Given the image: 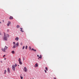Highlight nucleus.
<instances>
[{"label":"nucleus","instance_id":"1","mask_svg":"<svg viewBox=\"0 0 79 79\" xmlns=\"http://www.w3.org/2000/svg\"><path fill=\"white\" fill-rule=\"evenodd\" d=\"M9 36H10V35L8 34H6H6L5 33L3 38L4 40L6 41L7 40H8L7 38L9 37Z\"/></svg>","mask_w":79,"mask_h":79},{"label":"nucleus","instance_id":"2","mask_svg":"<svg viewBox=\"0 0 79 79\" xmlns=\"http://www.w3.org/2000/svg\"><path fill=\"white\" fill-rule=\"evenodd\" d=\"M13 44L14 45L13 46V48H16V47H18V46H19V43L18 42H17L16 44L15 42H13Z\"/></svg>","mask_w":79,"mask_h":79},{"label":"nucleus","instance_id":"3","mask_svg":"<svg viewBox=\"0 0 79 79\" xmlns=\"http://www.w3.org/2000/svg\"><path fill=\"white\" fill-rule=\"evenodd\" d=\"M7 48H8V47H6V46H5L4 48H2V50L3 52H5V50H7Z\"/></svg>","mask_w":79,"mask_h":79},{"label":"nucleus","instance_id":"4","mask_svg":"<svg viewBox=\"0 0 79 79\" xmlns=\"http://www.w3.org/2000/svg\"><path fill=\"white\" fill-rule=\"evenodd\" d=\"M12 69L13 71H15V66L13 65L12 67Z\"/></svg>","mask_w":79,"mask_h":79},{"label":"nucleus","instance_id":"5","mask_svg":"<svg viewBox=\"0 0 79 79\" xmlns=\"http://www.w3.org/2000/svg\"><path fill=\"white\" fill-rule=\"evenodd\" d=\"M23 71L24 72H26L27 71V68L26 67H24L23 69Z\"/></svg>","mask_w":79,"mask_h":79},{"label":"nucleus","instance_id":"6","mask_svg":"<svg viewBox=\"0 0 79 79\" xmlns=\"http://www.w3.org/2000/svg\"><path fill=\"white\" fill-rule=\"evenodd\" d=\"M11 24V22L10 21L8 22V23H7V27H9V26H10V24Z\"/></svg>","mask_w":79,"mask_h":79},{"label":"nucleus","instance_id":"7","mask_svg":"<svg viewBox=\"0 0 79 79\" xmlns=\"http://www.w3.org/2000/svg\"><path fill=\"white\" fill-rule=\"evenodd\" d=\"M42 59V55H40L39 57L38 58L39 60H41Z\"/></svg>","mask_w":79,"mask_h":79},{"label":"nucleus","instance_id":"8","mask_svg":"<svg viewBox=\"0 0 79 79\" xmlns=\"http://www.w3.org/2000/svg\"><path fill=\"white\" fill-rule=\"evenodd\" d=\"M20 31L22 32H24V31H23V28H20Z\"/></svg>","mask_w":79,"mask_h":79},{"label":"nucleus","instance_id":"9","mask_svg":"<svg viewBox=\"0 0 79 79\" xmlns=\"http://www.w3.org/2000/svg\"><path fill=\"white\" fill-rule=\"evenodd\" d=\"M9 19H13V17L12 16H10Z\"/></svg>","mask_w":79,"mask_h":79},{"label":"nucleus","instance_id":"10","mask_svg":"<svg viewBox=\"0 0 79 79\" xmlns=\"http://www.w3.org/2000/svg\"><path fill=\"white\" fill-rule=\"evenodd\" d=\"M35 67H38V64L37 63H36L35 64Z\"/></svg>","mask_w":79,"mask_h":79},{"label":"nucleus","instance_id":"11","mask_svg":"<svg viewBox=\"0 0 79 79\" xmlns=\"http://www.w3.org/2000/svg\"><path fill=\"white\" fill-rule=\"evenodd\" d=\"M7 71L9 73H10V69L9 68L7 69Z\"/></svg>","mask_w":79,"mask_h":79},{"label":"nucleus","instance_id":"12","mask_svg":"<svg viewBox=\"0 0 79 79\" xmlns=\"http://www.w3.org/2000/svg\"><path fill=\"white\" fill-rule=\"evenodd\" d=\"M19 38L18 37H17L16 38H15V40L18 41V40H19Z\"/></svg>","mask_w":79,"mask_h":79},{"label":"nucleus","instance_id":"13","mask_svg":"<svg viewBox=\"0 0 79 79\" xmlns=\"http://www.w3.org/2000/svg\"><path fill=\"white\" fill-rule=\"evenodd\" d=\"M11 53L12 54H15V51H13L11 52Z\"/></svg>","mask_w":79,"mask_h":79},{"label":"nucleus","instance_id":"14","mask_svg":"<svg viewBox=\"0 0 79 79\" xmlns=\"http://www.w3.org/2000/svg\"><path fill=\"white\" fill-rule=\"evenodd\" d=\"M19 63L20 64H22V62H21V61H19Z\"/></svg>","mask_w":79,"mask_h":79},{"label":"nucleus","instance_id":"15","mask_svg":"<svg viewBox=\"0 0 79 79\" xmlns=\"http://www.w3.org/2000/svg\"><path fill=\"white\" fill-rule=\"evenodd\" d=\"M16 27L17 28H19V25H17Z\"/></svg>","mask_w":79,"mask_h":79},{"label":"nucleus","instance_id":"16","mask_svg":"<svg viewBox=\"0 0 79 79\" xmlns=\"http://www.w3.org/2000/svg\"><path fill=\"white\" fill-rule=\"evenodd\" d=\"M45 69L46 71H48V68H47V67H45Z\"/></svg>","mask_w":79,"mask_h":79},{"label":"nucleus","instance_id":"17","mask_svg":"<svg viewBox=\"0 0 79 79\" xmlns=\"http://www.w3.org/2000/svg\"><path fill=\"white\" fill-rule=\"evenodd\" d=\"M6 70H5V71H4V74H6Z\"/></svg>","mask_w":79,"mask_h":79},{"label":"nucleus","instance_id":"18","mask_svg":"<svg viewBox=\"0 0 79 79\" xmlns=\"http://www.w3.org/2000/svg\"><path fill=\"white\" fill-rule=\"evenodd\" d=\"M19 61H21V59L20 58H19Z\"/></svg>","mask_w":79,"mask_h":79},{"label":"nucleus","instance_id":"19","mask_svg":"<svg viewBox=\"0 0 79 79\" xmlns=\"http://www.w3.org/2000/svg\"><path fill=\"white\" fill-rule=\"evenodd\" d=\"M26 49H27V46H26L25 47Z\"/></svg>","mask_w":79,"mask_h":79},{"label":"nucleus","instance_id":"20","mask_svg":"<svg viewBox=\"0 0 79 79\" xmlns=\"http://www.w3.org/2000/svg\"><path fill=\"white\" fill-rule=\"evenodd\" d=\"M20 78L21 79H23V77L22 76H20Z\"/></svg>","mask_w":79,"mask_h":79},{"label":"nucleus","instance_id":"21","mask_svg":"<svg viewBox=\"0 0 79 79\" xmlns=\"http://www.w3.org/2000/svg\"><path fill=\"white\" fill-rule=\"evenodd\" d=\"M24 48H25V47H24V46L23 47V48H22V49H23V50H24Z\"/></svg>","mask_w":79,"mask_h":79},{"label":"nucleus","instance_id":"22","mask_svg":"<svg viewBox=\"0 0 79 79\" xmlns=\"http://www.w3.org/2000/svg\"><path fill=\"white\" fill-rule=\"evenodd\" d=\"M29 49H30V50H31V46L29 47Z\"/></svg>","mask_w":79,"mask_h":79},{"label":"nucleus","instance_id":"23","mask_svg":"<svg viewBox=\"0 0 79 79\" xmlns=\"http://www.w3.org/2000/svg\"><path fill=\"white\" fill-rule=\"evenodd\" d=\"M14 66H15V67H16V66H17V64H15V65Z\"/></svg>","mask_w":79,"mask_h":79},{"label":"nucleus","instance_id":"24","mask_svg":"<svg viewBox=\"0 0 79 79\" xmlns=\"http://www.w3.org/2000/svg\"><path fill=\"white\" fill-rule=\"evenodd\" d=\"M25 60V58H24V57H23V60Z\"/></svg>","mask_w":79,"mask_h":79},{"label":"nucleus","instance_id":"25","mask_svg":"<svg viewBox=\"0 0 79 79\" xmlns=\"http://www.w3.org/2000/svg\"><path fill=\"white\" fill-rule=\"evenodd\" d=\"M31 50H33V51H34V48H32V49Z\"/></svg>","mask_w":79,"mask_h":79},{"label":"nucleus","instance_id":"26","mask_svg":"<svg viewBox=\"0 0 79 79\" xmlns=\"http://www.w3.org/2000/svg\"><path fill=\"white\" fill-rule=\"evenodd\" d=\"M44 71H45V73H47V71H46V70H45Z\"/></svg>","mask_w":79,"mask_h":79},{"label":"nucleus","instance_id":"27","mask_svg":"<svg viewBox=\"0 0 79 79\" xmlns=\"http://www.w3.org/2000/svg\"><path fill=\"white\" fill-rule=\"evenodd\" d=\"M20 44L21 45H23V43H21Z\"/></svg>","mask_w":79,"mask_h":79},{"label":"nucleus","instance_id":"28","mask_svg":"<svg viewBox=\"0 0 79 79\" xmlns=\"http://www.w3.org/2000/svg\"><path fill=\"white\" fill-rule=\"evenodd\" d=\"M34 52H36V50H34Z\"/></svg>","mask_w":79,"mask_h":79},{"label":"nucleus","instance_id":"29","mask_svg":"<svg viewBox=\"0 0 79 79\" xmlns=\"http://www.w3.org/2000/svg\"><path fill=\"white\" fill-rule=\"evenodd\" d=\"M54 79H56V78L55 77H54Z\"/></svg>","mask_w":79,"mask_h":79},{"label":"nucleus","instance_id":"30","mask_svg":"<svg viewBox=\"0 0 79 79\" xmlns=\"http://www.w3.org/2000/svg\"><path fill=\"white\" fill-rule=\"evenodd\" d=\"M37 56H38V57H39V55H37Z\"/></svg>","mask_w":79,"mask_h":79},{"label":"nucleus","instance_id":"31","mask_svg":"<svg viewBox=\"0 0 79 79\" xmlns=\"http://www.w3.org/2000/svg\"><path fill=\"white\" fill-rule=\"evenodd\" d=\"M5 55H4L3 56V57H5Z\"/></svg>","mask_w":79,"mask_h":79},{"label":"nucleus","instance_id":"32","mask_svg":"<svg viewBox=\"0 0 79 79\" xmlns=\"http://www.w3.org/2000/svg\"><path fill=\"white\" fill-rule=\"evenodd\" d=\"M7 32H9V30H7Z\"/></svg>","mask_w":79,"mask_h":79},{"label":"nucleus","instance_id":"33","mask_svg":"<svg viewBox=\"0 0 79 79\" xmlns=\"http://www.w3.org/2000/svg\"><path fill=\"white\" fill-rule=\"evenodd\" d=\"M3 23L4 22V20H3Z\"/></svg>","mask_w":79,"mask_h":79},{"label":"nucleus","instance_id":"34","mask_svg":"<svg viewBox=\"0 0 79 79\" xmlns=\"http://www.w3.org/2000/svg\"><path fill=\"white\" fill-rule=\"evenodd\" d=\"M1 23H2V22H0V24H1Z\"/></svg>","mask_w":79,"mask_h":79},{"label":"nucleus","instance_id":"35","mask_svg":"<svg viewBox=\"0 0 79 79\" xmlns=\"http://www.w3.org/2000/svg\"><path fill=\"white\" fill-rule=\"evenodd\" d=\"M1 35V33L0 32V35Z\"/></svg>","mask_w":79,"mask_h":79},{"label":"nucleus","instance_id":"36","mask_svg":"<svg viewBox=\"0 0 79 79\" xmlns=\"http://www.w3.org/2000/svg\"><path fill=\"white\" fill-rule=\"evenodd\" d=\"M4 60H6V58H4Z\"/></svg>","mask_w":79,"mask_h":79},{"label":"nucleus","instance_id":"37","mask_svg":"<svg viewBox=\"0 0 79 79\" xmlns=\"http://www.w3.org/2000/svg\"><path fill=\"white\" fill-rule=\"evenodd\" d=\"M18 66H19V65H18Z\"/></svg>","mask_w":79,"mask_h":79},{"label":"nucleus","instance_id":"38","mask_svg":"<svg viewBox=\"0 0 79 79\" xmlns=\"http://www.w3.org/2000/svg\"><path fill=\"white\" fill-rule=\"evenodd\" d=\"M1 63H2V61H1Z\"/></svg>","mask_w":79,"mask_h":79}]
</instances>
